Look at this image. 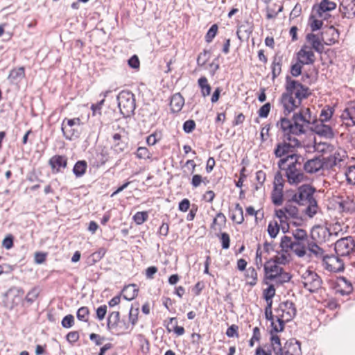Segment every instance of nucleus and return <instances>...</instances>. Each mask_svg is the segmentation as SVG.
<instances>
[{"mask_svg": "<svg viewBox=\"0 0 355 355\" xmlns=\"http://www.w3.org/2000/svg\"><path fill=\"white\" fill-rule=\"evenodd\" d=\"M303 159L300 156H297L293 153L288 155L286 157L282 158L278 162V166L280 169L284 170L283 165H284L289 160L292 162L288 164L286 169V175L288 179V182L290 184H298L303 181L304 175L300 168H297V165L300 166L301 162L300 159Z\"/></svg>", "mask_w": 355, "mask_h": 355, "instance_id": "f257e3e1", "label": "nucleus"}, {"mask_svg": "<svg viewBox=\"0 0 355 355\" xmlns=\"http://www.w3.org/2000/svg\"><path fill=\"white\" fill-rule=\"evenodd\" d=\"M278 324L272 322V331L279 332L284 330V323L291 321L296 314L295 304L291 301L281 302L275 310Z\"/></svg>", "mask_w": 355, "mask_h": 355, "instance_id": "f03ea898", "label": "nucleus"}, {"mask_svg": "<svg viewBox=\"0 0 355 355\" xmlns=\"http://www.w3.org/2000/svg\"><path fill=\"white\" fill-rule=\"evenodd\" d=\"M309 124V121L306 120L301 114H295L293 116V121L284 117L280 120L281 129L284 132L292 133L293 135H300L305 132L304 124Z\"/></svg>", "mask_w": 355, "mask_h": 355, "instance_id": "7ed1b4c3", "label": "nucleus"}, {"mask_svg": "<svg viewBox=\"0 0 355 355\" xmlns=\"http://www.w3.org/2000/svg\"><path fill=\"white\" fill-rule=\"evenodd\" d=\"M118 107L123 117H130L136 108L135 95L129 91H121L117 96Z\"/></svg>", "mask_w": 355, "mask_h": 355, "instance_id": "20e7f679", "label": "nucleus"}, {"mask_svg": "<svg viewBox=\"0 0 355 355\" xmlns=\"http://www.w3.org/2000/svg\"><path fill=\"white\" fill-rule=\"evenodd\" d=\"M292 199L300 205L308 203L306 214L311 218V184H304L299 187L298 192L293 196Z\"/></svg>", "mask_w": 355, "mask_h": 355, "instance_id": "39448f33", "label": "nucleus"}, {"mask_svg": "<svg viewBox=\"0 0 355 355\" xmlns=\"http://www.w3.org/2000/svg\"><path fill=\"white\" fill-rule=\"evenodd\" d=\"M286 94H295V98L298 99V103L307 96L308 88H305L298 81L292 80L289 76L286 78Z\"/></svg>", "mask_w": 355, "mask_h": 355, "instance_id": "423d86ee", "label": "nucleus"}, {"mask_svg": "<svg viewBox=\"0 0 355 355\" xmlns=\"http://www.w3.org/2000/svg\"><path fill=\"white\" fill-rule=\"evenodd\" d=\"M355 248V241L352 236H346L338 240L334 245V250L338 256L349 255Z\"/></svg>", "mask_w": 355, "mask_h": 355, "instance_id": "0eeeda50", "label": "nucleus"}, {"mask_svg": "<svg viewBox=\"0 0 355 355\" xmlns=\"http://www.w3.org/2000/svg\"><path fill=\"white\" fill-rule=\"evenodd\" d=\"M325 245H320L312 242V264H315V269L322 268L329 254L324 248ZM313 266L312 265V268Z\"/></svg>", "mask_w": 355, "mask_h": 355, "instance_id": "6e6552de", "label": "nucleus"}, {"mask_svg": "<svg viewBox=\"0 0 355 355\" xmlns=\"http://www.w3.org/2000/svg\"><path fill=\"white\" fill-rule=\"evenodd\" d=\"M312 132L326 139H331L334 137L332 128L325 124V122L312 120Z\"/></svg>", "mask_w": 355, "mask_h": 355, "instance_id": "1a4fd4ad", "label": "nucleus"}, {"mask_svg": "<svg viewBox=\"0 0 355 355\" xmlns=\"http://www.w3.org/2000/svg\"><path fill=\"white\" fill-rule=\"evenodd\" d=\"M340 256H334L329 254L326 259L322 268H324L329 272H340L344 270L345 265L342 259L339 257Z\"/></svg>", "mask_w": 355, "mask_h": 355, "instance_id": "9d476101", "label": "nucleus"}, {"mask_svg": "<svg viewBox=\"0 0 355 355\" xmlns=\"http://www.w3.org/2000/svg\"><path fill=\"white\" fill-rule=\"evenodd\" d=\"M328 229L323 225H314L312 227V242L320 245H325L324 242L329 237Z\"/></svg>", "mask_w": 355, "mask_h": 355, "instance_id": "9b49d317", "label": "nucleus"}, {"mask_svg": "<svg viewBox=\"0 0 355 355\" xmlns=\"http://www.w3.org/2000/svg\"><path fill=\"white\" fill-rule=\"evenodd\" d=\"M325 158L322 157L320 158V156H314L312 157V173H318L321 170H323L324 168L332 167L333 166H336L337 164V157L336 156L329 157V161L330 163H327L325 161Z\"/></svg>", "mask_w": 355, "mask_h": 355, "instance_id": "f8f14e48", "label": "nucleus"}, {"mask_svg": "<svg viewBox=\"0 0 355 355\" xmlns=\"http://www.w3.org/2000/svg\"><path fill=\"white\" fill-rule=\"evenodd\" d=\"M282 267L278 266V263L275 262V261L272 259L267 261L264 264V272L266 279L273 281L276 279L277 275L279 272H282Z\"/></svg>", "mask_w": 355, "mask_h": 355, "instance_id": "ddd939ff", "label": "nucleus"}, {"mask_svg": "<svg viewBox=\"0 0 355 355\" xmlns=\"http://www.w3.org/2000/svg\"><path fill=\"white\" fill-rule=\"evenodd\" d=\"M281 103L284 108V114L287 115L294 110L297 107L298 101H296L293 94L284 93L281 98Z\"/></svg>", "mask_w": 355, "mask_h": 355, "instance_id": "4468645a", "label": "nucleus"}, {"mask_svg": "<svg viewBox=\"0 0 355 355\" xmlns=\"http://www.w3.org/2000/svg\"><path fill=\"white\" fill-rule=\"evenodd\" d=\"M336 7V4L334 1H320L316 14L318 17L327 19L330 16L328 12L335 9Z\"/></svg>", "mask_w": 355, "mask_h": 355, "instance_id": "2eb2a0df", "label": "nucleus"}, {"mask_svg": "<svg viewBox=\"0 0 355 355\" xmlns=\"http://www.w3.org/2000/svg\"><path fill=\"white\" fill-rule=\"evenodd\" d=\"M340 119L343 121V125L346 127H350L355 125V106H349L346 107L342 114Z\"/></svg>", "mask_w": 355, "mask_h": 355, "instance_id": "dca6fc26", "label": "nucleus"}, {"mask_svg": "<svg viewBox=\"0 0 355 355\" xmlns=\"http://www.w3.org/2000/svg\"><path fill=\"white\" fill-rule=\"evenodd\" d=\"M338 209L341 212L352 213L355 211V201L349 196L345 198H341L340 201L337 202Z\"/></svg>", "mask_w": 355, "mask_h": 355, "instance_id": "f3484780", "label": "nucleus"}, {"mask_svg": "<svg viewBox=\"0 0 355 355\" xmlns=\"http://www.w3.org/2000/svg\"><path fill=\"white\" fill-rule=\"evenodd\" d=\"M338 35L339 33L338 30L331 26L327 28L325 32H322L321 40L327 44H331V42L335 43Z\"/></svg>", "mask_w": 355, "mask_h": 355, "instance_id": "a211bd4d", "label": "nucleus"}, {"mask_svg": "<svg viewBox=\"0 0 355 355\" xmlns=\"http://www.w3.org/2000/svg\"><path fill=\"white\" fill-rule=\"evenodd\" d=\"M339 10L345 17L352 18L355 16V3L354 1H340Z\"/></svg>", "mask_w": 355, "mask_h": 355, "instance_id": "6ab92c4d", "label": "nucleus"}, {"mask_svg": "<svg viewBox=\"0 0 355 355\" xmlns=\"http://www.w3.org/2000/svg\"><path fill=\"white\" fill-rule=\"evenodd\" d=\"M80 126H77L76 128V126L73 127H65V123H62V132L63 134V136L65 137L67 140H72L73 139L78 138L80 135Z\"/></svg>", "mask_w": 355, "mask_h": 355, "instance_id": "aec40b11", "label": "nucleus"}, {"mask_svg": "<svg viewBox=\"0 0 355 355\" xmlns=\"http://www.w3.org/2000/svg\"><path fill=\"white\" fill-rule=\"evenodd\" d=\"M293 151L294 149L292 148L291 144L282 141L277 144L274 153L277 157H282L284 155L293 153Z\"/></svg>", "mask_w": 355, "mask_h": 355, "instance_id": "412c9836", "label": "nucleus"}, {"mask_svg": "<svg viewBox=\"0 0 355 355\" xmlns=\"http://www.w3.org/2000/svg\"><path fill=\"white\" fill-rule=\"evenodd\" d=\"M297 58L302 64L311 63V46L304 45L297 53Z\"/></svg>", "mask_w": 355, "mask_h": 355, "instance_id": "4be33fe9", "label": "nucleus"}, {"mask_svg": "<svg viewBox=\"0 0 355 355\" xmlns=\"http://www.w3.org/2000/svg\"><path fill=\"white\" fill-rule=\"evenodd\" d=\"M139 289L136 284H129L124 286L121 291L123 298L128 301L134 300L138 295Z\"/></svg>", "mask_w": 355, "mask_h": 355, "instance_id": "5701e85b", "label": "nucleus"}, {"mask_svg": "<svg viewBox=\"0 0 355 355\" xmlns=\"http://www.w3.org/2000/svg\"><path fill=\"white\" fill-rule=\"evenodd\" d=\"M334 111L335 110L334 107H331L329 105H326L324 107H322V110H320L318 119L315 118L313 119V121L327 122L331 119L334 113Z\"/></svg>", "mask_w": 355, "mask_h": 355, "instance_id": "b1692460", "label": "nucleus"}, {"mask_svg": "<svg viewBox=\"0 0 355 355\" xmlns=\"http://www.w3.org/2000/svg\"><path fill=\"white\" fill-rule=\"evenodd\" d=\"M284 347L291 355H302L300 343L295 338L287 340Z\"/></svg>", "mask_w": 355, "mask_h": 355, "instance_id": "393cba45", "label": "nucleus"}, {"mask_svg": "<svg viewBox=\"0 0 355 355\" xmlns=\"http://www.w3.org/2000/svg\"><path fill=\"white\" fill-rule=\"evenodd\" d=\"M331 148V145L327 142L321 141H318L317 139L314 138L313 144H312V148H313V152L322 154L320 155V157L330 151Z\"/></svg>", "mask_w": 355, "mask_h": 355, "instance_id": "a878e982", "label": "nucleus"}, {"mask_svg": "<svg viewBox=\"0 0 355 355\" xmlns=\"http://www.w3.org/2000/svg\"><path fill=\"white\" fill-rule=\"evenodd\" d=\"M184 104V99L180 94H174L171 99L170 106L173 112H180Z\"/></svg>", "mask_w": 355, "mask_h": 355, "instance_id": "bb28decb", "label": "nucleus"}, {"mask_svg": "<svg viewBox=\"0 0 355 355\" xmlns=\"http://www.w3.org/2000/svg\"><path fill=\"white\" fill-rule=\"evenodd\" d=\"M49 164L52 168H56L59 171L60 168H64L67 164V159L62 155H55L49 160Z\"/></svg>", "mask_w": 355, "mask_h": 355, "instance_id": "cd10ccee", "label": "nucleus"}, {"mask_svg": "<svg viewBox=\"0 0 355 355\" xmlns=\"http://www.w3.org/2000/svg\"><path fill=\"white\" fill-rule=\"evenodd\" d=\"M231 219L237 224H241L244 221L243 211L242 207L236 203L233 210V213L230 216Z\"/></svg>", "mask_w": 355, "mask_h": 355, "instance_id": "c85d7f7f", "label": "nucleus"}, {"mask_svg": "<svg viewBox=\"0 0 355 355\" xmlns=\"http://www.w3.org/2000/svg\"><path fill=\"white\" fill-rule=\"evenodd\" d=\"M120 320L119 311H113L108 315L107 322V329H112L117 327Z\"/></svg>", "mask_w": 355, "mask_h": 355, "instance_id": "c756f323", "label": "nucleus"}, {"mask_svg": "<svg viewBox=\"0 0 355 355\" xmlns=\"http://www.w3.org/2000/svg\"><path fill=\"white\" fill-rule=\"evenodd\" d=\"M87 168V164L86 161H78L73 166V173L76 177H81L85 173Z\"/></svg>", "mask_w": 355, "mask_h": 355, "instance_id": "7c9ffc66", "label": "nucleus"}, {"mask_svg": "<svg viewBox=\"0 0 355 355\" xmlns=\"http://www.w3.org/2000/svg\"><path fill=\"white\" fill-rule=\"evenodd\" d=\"M24 76V68L19 67L18 69H14L11 70L8 78L10 80V82L14 83L21 80Z\"/></svg>", "mask_w": 355, "mask_h": 355, "instance_id": "2f4dec72", "label": "nucleus"}, {"mask_svg": "<svg viewBox=\"0 0 355 355\" xmlns=\"http://www.w3.org/2000/svg\"><path fill=\"white\" fill-rule=\"evenodd\" d=\"M283 9L282 4L277 5L274 3L272 6H268L266 8V18L268 19H275L277 14L280 12Z\"/></svg>", "mask_w": 355, "mask_h": 355, "instance_id": "473e14b6", "label": "nucleus"}, {"mask_svg": "<svg viewBox=\"0 0 355 355\" xmlns=\"http://www.w3.org/2000/svg\"><path fill=\"white\" fill-rule=\"evenodd\" d=\"M282 71V58L275 56L272 64V79L276 78Z\"/></svg>", "mask_w": 355, "mask_h": 355, "instance_id": "72a5a7b5", "label": "nucleus"}, {"mask_svg": "<svg viewBox=\"0 0 355 355\" xmlns=\"http://www.w3.org/2000/svg\"><path fill=\"white\" fill-rule=\"evenodd\" d=\"M198 85L201 89L203 96H207L211 93V87L208 84L207 79L205 77H201L198 79Z\"/></svg>", "mask_w": 355, "mask_h": 355, "instance_id": "f704fd0d", "label": "nucleus"}, {"mask_svg": "<svg viewBox=\"0 0 355 355\" xmlns=\"http://www.w3.org/2000/svg\"><path fill=\"white\" fill-rule=\"evenodd\" d=\"M293 250L298 257H302L306 254V247L304 242L294 241L291 247Z\"/></svg>", "mask_w": 355, "mask_h": 355, "instance_id": "c9c22d12", "label": "nucleus"}, {"mask_svg": "<svg viewBox=\"0 0 355 355\" xmlns=\"http://www.w3.org/2000/svg\"><path fill=\"white\" fill-rule=\"evenodd\" d=\"M322 281L319 275L312 271V293L318 291L321 292L322 290Z\"/></svg>", "mask_w": 355, "mask_h": 355, "instance_id": "e433bc0d", "label": "nucleus"}, {"mask_svg": "<svg viewBox=\"0 0 355 355\" xmlns=\"http://www.w3.org/2000/svg\"><path fill=\"white\" fill-rule=\"evenodd\" d=\"M318 36L312 33V49L321 53L324 51V45Z\"/></svg>", "mask_w": 355, "mask_h": 355, "instance_id": "4c0bfd02", "label": "nucleus"}, {"mask_svg": "<svg viewBox=\"0 0 355 355\" xmlns=\"http://www.w3.org/2000/svg\"><path fill=\"white\" fill-rule=\"evenodd\" d=\"M113 141L114 142V149L117 152L123 151L125 144L123 142H121V136L119 133H115L112 136Z\"/></svg>", "mask_w": 355, "mask_h": 355, "instance_id": "58836bf2", "label": "nucleus"}, {"mask_svg": "<svg viewBox=\"0 0 355 355\" xmlns=\"http://www.w3.org/2000/svg\"><path fill=\"white\" fill-rule=\"evenodd\" d=\"M294 241H292L291 238L287 236H284L282 238L280 246L282 248V251L287 252L291 247L293 245Z\"/></svg>", "mask_w": 355, "mask_h": 355, "instance_id": "ea45409f", "label": "nucleus"}, {"mask_svg": "<svg viewBox=\"0 0 355 355\" xmlns=\"http://www.w3.org/2000/svg\"><path fill=\"white\" fill-rule=\"evenodd\" d=\"M272 201L275 205L279 206L283 202L282 190L273 189L272 193Z\"/></svg>", "mask_w": 355, "mask_h": 355, "instance_id": "a19ab883", "label": "nucleus"}, {"mask_svg": "<svg viewBox=\"0 0 355 355\" xmlns=\"http://www.w3.org/2000/svg\"><path fill=\"white\" fill-rule=\"evenodd\" d=\"M148 218L147 211H138L134 215L133 220L137 225H141L148 220Z\"/></svg>", "mask_w": 355, "mask_h": 355, "instance_id": "79ce46f5", "label": "nucleus"}, {"mask_svg": "<svg viewBox=\"0 0 355 355\" xmlns=\"http://www.w3.org/2000/svg\"><path fill=\"white\" fill-rule=\"evenodd\" d=\"M291 279V275L284 270L282 268V272H279L277 275V278L275 279L276 281V283L278 284H283L286 282H288Z\"/></svg>", "mask_w": 355, "mask_h": 355, "instance_id": "37998d69", "label": "nucleus"}, {"mask_svg": "<svg viewBox=\"0 0 355 355\" xmlns=\"http://www.w3.org/2000/svg\"><path fill=\"white\" fill-rule=\"evenodd\" d=\"M245 276L247 278H250L252 279L250 282H248V284L250 286H253L257 284V272L254 268L250 267L249 268H248L246 270Z\"/></svg>", "mask_w": 355, "mask_h": 355, "instance_id": "c03bdc74", "label": "nucleus"}, {"mask_svg": "<svg viewBox=\"0 0 355 355\" xmlns=\"http://www.w3.org/2000/svg\"><path fill=\"white\" fill-rule=\"evenodd\" d=\"M89 314V309L87 306H82L77 311V318L80 321L87 322Z\"/></svg>", "mask_w": 355, "mask_h": 355, "instance_id": "a18cd8bd", "label": "nucleus"}, {"mask_svg": "<svg viewBox=\"0 0 355 355\" xmlns=\"http://www.w3.org/2000/svg\"><path fill=\"white\" fill-rule=\"evenodd\" d=\"M279 226L277 221L270 222L268 226V232L271 238H275L279 233Z\"/></svg>", "mask_w": 355, "mask_h": 355, "instance_id": "49530a36", "label": "nucleus"}, {"mask_svg": "<svg viewBox=\"0 0 355 355\" xmlns=\"http://www.w3.org/2000/svg\"><path fill=\"white\" fill-rule=\"evenodd\" d=\"M292 133L284 134L283 141L288 143V144H291L292 146V148L295 149V147L300 145V142L298 139L292 136Z\"/></svg>", "mask_w": 355, "mask_h": 355, "instance_id": "de8ad7c7", "label": "nucleus"}, {"mask_svg": "<svg viewBox=\"0 0 355 355\" xmlns=\"http://www.w3.org/2000/svg\"><path fill=\"white\" fill-rule=\"evenodd\" d=\"M284 179L280 172H277L275 175L274 179V189L283 190Z\"/></svg>", "mask_w": 355, "mask_h": 355, "instance_id": "09e8293b", "label": "nucleus"}, {"mask_svg": "<svg viewBox=\"0 0 355 355\" xmlns=\"http://www.w3.org/2000/svg\"><path fill=\"white\" fill-rule=\"evenodd\" d=\"M217 31L218 26L216 24H213L205 35V40L207 43H210L213 40L217 33Z\"/></svg>", "mask_w": 355, "mask_h": 355, "instance_id": "8fccbe9b", "label": "nucleus"}, {"mask_svg": "<svg viewBox=\"0 0 355 355\" xmlns=\"http://www.w3.org/2000/svg\"><path fill=\"white\" fill-rule=\"evenodd\" d=\"M275 295V288L274 285L270 284L267 288L263 291V297L266 301L272 300Z\"/></svg>", "mask_w": 355, "mask_h": 355, "instance_id": "3c124183", "label": "nucleus"}, {"mask_svg": "<svg viewBox=\"0 0 355 355\" xmlns=\"http://www.w3.org/2000/svg\"><path fill=\"white\" fill-rule=\"evenodd\" d=\"M137 157L139 159H149L150 153L146 147H139L136 153Z\"/></svg>", "mask_w": 355, "mask_h": 355, "instance_id": "603ef678", "label": "nucleus"}, {"mask_svg": "<svg viewBox=\"0 0 355 355\" xmlns=\"http://www.w3.org/2000/svg\"><path fill=\"white\" fill-rule=\"evenodd\" d=\"M209 52L204 50L203 52L200 53L197 58V64L199 66L205 65L209 60Z\"/></svg>", "mask_w": 355, "mask_h": 355, "instance_id": "864d4df0", "label": "nucleus"}, {"mask_svg": "<svg viewBox=\"0 0 355 355\" xmlns=\"http://www.w3.org/2000/svg\"><path fill=\"white\" fill-rule=\"evenodd\" d=\"M39 291L37 288H32L26 295V300L32 304L38 297Z\"/></svg>", "mask_w": 355, "mask_h": 355, "instance_id": "5fc2aeb1", "label": "nucleus"}, {"mask_svg": "<svg viewBox=\"0 0 355 355\" xmlns=\"http://www.w3.org/2000/svg\"><path fill=\"white\" fill-rule=\"evenodd\" d=\"M139 313V308L134 309L131 306L129 312V321L132 326H135L137 322V316Z\"/></svg>", "mask_w": 355, "mask_h": 355, "instance_id": "6e6d98bb", "label": "nucleus"}, {"mask_svg": "<svg viewBox=\"0 0 355 355\" xmlns=\"http://www.w3.org/2000/svg\"><path fill=\"white\" fill-rule=\"evenodd\" d=\"M295 238L294 241L304 242V239L306 238V233L305 230L302 229H297L293 233Z\"/></svg>", "mask_w": 355, "mask_h": 355, "instance_id": "4d7b16f0", "label": "nucleus"}, {"mask_svg": "<svg viewBox=\"0 0 355 355\" xmlns=\"http://www.w3.org/2000/svg\"><path fill=\"white\" fill-rule=\"evenodd\" d=\"M61 323L64 328H71L74 324V317L72 315L69 314L64 317Z\"/></svg>", "mask_w": 355, "mask_h": 355, "instance_id": "13d9d810", "label": "nucleus"}, {"mask_svg": "<svg viewBox=\"0 0 355 355\" xmlns=\"http://www.w3.org/2000/svg\"><path fill=\"white\" fill-rule=\"evenodd\" d=\"M270 107L271 105L270 103H266V104L262 105L259 110V116L261 118H266L269 114Z\"/></svg>", "mask_w": 355, "mask_h": 355, "instance_id": "bf43d9fd", "label": "nucleus"}, {"mask_svg": "<svg viewBox=\"0 0 355 355\" xmlns=\"http://www.w3.org/2000/svg\"><path fill=\"white\" fill-rule=\"evenodd\" d=\"M220 239L221 241L222 248L225 250L228 249L230 244V239L229 234L226 232L221 233Z\"/></svg>", "mask_w": 355, "mask_h": 355, "instance_id": "052dcab7", "label": "nucleus"}, {"mask_svg": "<svg viewBox=\"0 0 355 355\" xmlns=\"http://www.w3.org/2000/svg\"><path fill=\"white\" fill-rule=\"evenodd\" d=\"M62 123H65V127H73L80 126V119L79 118H73V119H67L65 118Z\"/></svg>", "mask_w": 355, "mask_h": 355, "instance_id": "680f3d73", "label": "nucleus"}, {"mask_svg": "<svg viewBox=\"0 0 355 355\" xmlns=\"http://www.w3.org/2000/svg\"><path fill=\"white\" fill-rule=\"evenodd\" d=\"M196 128V123L193 120L189 119L186 121L183 124V130L186 133L191 132Z\"/></svg>", "mask_w": 355, "mask_h": 355, "instance_id": "e2e57ef3", "label": "nucleus"}, {"mask_svg": "<svg viewBox=\"0 0 355 355\" xmlns=\"http://www.w3.org/2000/svg\"><path fill=\"white\" fill-rule=\"evenodd\" d=\"M14 237L12 234L6 236L2 241V245L7 250L12 248L13 246Z\"/></svg>", "mask_w": 355, "mask_h": 355, "instance_id": "0e129e2a", "label": "nucleus"}, {"mask_svg": "<svg viewBox=\"0 0 355 355\" xmlns=\"http://www.w3.org/2000/svg\"><path fill=\"white\" fill-rule=\"evenodd\" d=\"M238 329L239 327L237 325L232 324L229 328H227L226 331V335L229 338H238L239 334H238Z\"/></svg>", "mask_w": 355, "mask_h": 355, "instance_id": "69168bd1", "label": "nucleus"}, {"mask_svg": "<svg viewBox=\"0 0 355 355\" xmlns=\"http://www.w3.org/2000/svg\"><path fill=\"white\" fill-rule=\"evenodd\" d=\"M347 180L352 184H355V166L349 167L346 173Z\"/></svg>", "mask_w": 355, "mask_h": 355, "instance_id": "338daca9", "label": "nucleus"}, {"mask_svg": "<svg viewBox=\"0 0 355 355\" xmlns=\"http://www.w3.org/2000/svg\"><path fill=\"white\" fill-rule=\"evenodd\" d=\"M128 65L135 69H139L140 65V62L139 60V58L137 55H132L128 60Z\"/></svg>", "mask_w": 355, "mask_h": 355, "instance_id": "774afa93", "label": "nucleus"}]
</instances>
